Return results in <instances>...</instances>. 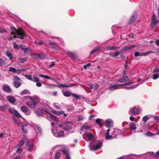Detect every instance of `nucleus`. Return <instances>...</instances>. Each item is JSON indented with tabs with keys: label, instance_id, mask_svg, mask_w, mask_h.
<instances>
[{
	"label": "nucleus",
	"instance_id": "nucleus-22",
	"mask_svg": "<svg viewBox=\"0 0 159 159\" xmlns=\"http://www.w3.org/2000/svg\"><path fill=\"white\" fill-rule=\"evenodd\" d=\"M26 140V138L25 137H23L22 139L20 141V143L18 144V146L19 147H20L25 142V141Z\"/></svg>",
	"mask_w": 159,
	"mask_h": 159
},
{
	"label": "nucleus",
	"instance_id": "nucleus-10",
	"mask_svg": "<svg viewBox=\"0 0 159 159\" xmlns=\"http://www.w3.org/2000/svg\"><path fill=\"white\" fill-rule=\"evenodd\" d=\"M152 118H153L155 120H158L159 119V116H154L152 115H148L144 116L143 119H150Z\"/></svg>",
	"mask_w": 159,
	"mask_h": 159
},
{
	"label": "nucleus",
	"instance_id": "nucleus-19",
	"mask_svg": "<svg viewBox=\"0 0 159 159\" xmlns=\"http://www.w3.org/2000/svg\"><path fill=\"white\" fill-rule=\"evenodd\" d=\"M53 134L56 137H62L64 135V132L63 131H60L57 133H53Z\"/></svg>",
	"mask_w": 159,
	"mask_h": 159
},
{
	"label": "nucleus",
	"instance_id": "nucleus-59",
	"mask_svg": "<svg viewBox=\"0 0 159 159\" xmlns=\"http://www.w3.org/2000/svg\"><path fill=\"white\" fill-rule=\"evenodd\" d=\"M22 70H21L16 69V73L18 74H20L21 73Z\"/></svg>",
	"mask_w": 159,
	"mask_h": 159
},
{
	"label": "nucleus",
	"instance_id": "nucleus-58",
	"mask_svg": "<svg viewBox=\"0 0 159 159\" xmlns=\"http://www.w3.org/2000/svg\"><path fill=\"white\" fill-rule=\"evenodd\" d=\"M22 149L21 148H19L17 150H16V152L19 154H20L21 153Z\"/></svg>",
	"mask_w": 159,
	"mask_h": 159
},
{
	"label": "nucleus",
	"instance_id": "nucleus-2",
	"mask_svg": "<svg viewBox=\"0 0 159 159\" xmlns=\"http://www.w3.org/2000/svg\"><path fill=\"white\" fill-rule=\"evenodd\" d=\"M10 29L11 31V34L16 35L14 36V38L17 37L21 39H23L24 38L25 33L24 32L21 31L16 30L14 27H11Z\"/></svg>",
	"mask_w": 159,
	"mask_h": 159
},
{
	"label": "nucleus",
	"instance_id": "nucleus-11",
	"mask_svg": "<svg viewBox=\"0 0 159 159\" xmlns=\"http://www.w3.org/2000/svg\"><path fill=\"white\" fill-rule=\"evenodd\" d=\"M114 123L112 120H106L105 121L106 126L108 128L113 127Z\"/></svg>",
	"mask_w": 159,
	"mask_h": 159
},
{
	"label": "nucleus",
	"instance_id": "nucleus-41",
	"mask_svg": "<svg viewBox=\"0 0 159 159\" xmlns=\"http://www.w3.org/2000/svg\"><path fill=\"white\" fill-rule=\"evenodd\" d=\"M38 59H43L45 57V55L43 54H39Z\"/></svg>",
	"mask_w": 159,
	"mask_h": 159
},
{
	"label": "nucleus",
	"instance_id": "nucleus-17",
	"mask_svg": "<svg viewBox=\"0 0 159 159\" xmlns=\"http://www.w3.org/2000/svg\"><path fill=\"white\" fill-rule=\"evenodd\" d=\"M137 15L136 14H134L129 21V24H130L134 22L136 18Z\"/></svg>",
	"mask_w": 159,
	"mask_h": 159
},
{
	"label": "nucleus",
	"instance_id": "nucleus-38",
	"mask_svg": "<svg viewBox=\"0 0 159 159\" xmlns=\"http://www.w3.org/2000/svg\"><path fill=\"white\" fill-rule=\"evenodd\" d=\"M99 49V47H97L95 48L93 50L90 52V54H93L94 52L97 51Z\"/></svg>",
	"mask_w": 159,
	"mask_h": 159
},
{
	"label": "nucleus",
	"instance_id": "nucleus-53",
	"mask_svg": "<svg viewBox=\"0 0 159 159\" xmlns=\"http://www.w3.org/2000/svg\"><path fill=\"white\" fill-rule=\"evenodd\" d=\"M35 59H38L39 54H34L31 55Z\"/></svg>",
	"mask_w": 159,
	"mask_h": 159
},
{
	"label": "nucleus",
	"instance_id": "nucleus-4",
	"mask_svg": "<svg viewBox=\"0 0 159 159\" xmlns=\"http://www.w3.org/2000/svg\"><path fill=\"white\" fill-rule=\"evenodd\" d=\"M8 111L12 115L16 116L18 118L23 119L22 116L18 113L17 111L13 108H10L8 109Z\"/></svg>",
	"mask_w": 159,
	"mask_h": 159
},
{
	"label": "nucleus",
	"instance_id": "nucleus-31",
	"mask_svg": "<svg viewBox=\"0 0 159 159\" xmlns=\"http://www.w3.org/2000/svg\"><path fill=\"white\" fill-rule=\"evenodd\" d=\"M33 128L34 129H35V128H36L38 130L39 133H41V129L40 128L39 126L35 124H34L33 125Z\"/></svg>",
	"mask_w": 159,
	"mask_h": 159
},
{
	"label": "nucleus",
	"instance_id": "nucleus-37",
	"mask_svg": "<svg viewBox=\"0 0 159 159\" xmlns=\"http://www.w3.org/2000/svg\"><path fill=\"white\" fill-rule=\"evenodd\" d=\"M68 54L69 56L71 58H75L76 57L75 54L73 52H69L68 53Z\"/></svg>",
	"mask_w": 159,
	"mask_h": 159
},
{
	"label": "nucleus",
	"instance_id": "nucleus-36",
	"mask_svg": "<svg viewBox=\"0 0 159 159\" xmlns=\"http://www.w3.org/2000/svg\"><path fill=\"white\" fill-rule=\"evenodd\" d=\"M35 112L37 115L38 116H41L43 114L42 111L40 109H38L36 110Z\"/></svg>",
	"mask_w": 159,
	"mask_h": 159
},
{
	"label": "nucleus",
	"instance_id": "nucleus-60",
	"mask_svg": "<svg viewBox=\"0 0 159 159\" xmlns=\"http://www.w3.org/2000/svg\"><path fill=\"white\" fill-rule=\"evenodd\" d=\"M101 120H96L95 122L101 126H102V125L100 123Z\"/></svg>",
	"mask_w": 159,
	"mask_h": 159
},
{
	"label": "nucleus",
	"instance_id": "nucleus-13",
	"mask_svg": "<svg viewBox=\"0 0 159 159\" xmlns=\"http://www.w3.org/2000/svg\"><path fill=\"white\" fill-rule=\"evenodd\" d=\"M2 88L3 90L7 93H10L11 92V89L10 87L7 84H4L2 86Z\"/></svg>",
	"mask_w": 159,
	"mask_h": 159
},
{
	"label": "nucleus",
	"instance_id": "nucleus-7",
	"mask_svg": "<svg viewBox=\"0 0 159 159\" xmlns=\"http://www.w3.org/2000/svg\"><path fill=\"white\" fill-rule=\"evenodd\" d=\"M123 85L121 84H116L113 85L109 86L108 89L109 90H114L116 89H119L123 87Z\"/></svg>",
	"mask_w": 159,
	"mask_h": 159
},
{
	"label": "nucleus",
	"instance_id": "nucleus-34",
	"mask_svg": "<svg viewBox=\"0 0 159 159\" xmlns=\"http://www.w3.org/2000/svg\"><path fill=\"white\" fill-rule=\"evenodd\" d=\"M71 86L70 85H64V84H57V86L59 88H61L64 87H68Z\"/></svg>",
	"mask_w": 159,
	"mask_h": 159
},
{
	"label": "nucleus",
	"instance_id": "nucleus-49",
	"mask_svg": "<svg viewBox=\"0 0 159 159\" xmlns=\"http://www.w3.org/2000/svg\"><path fill=\"white\" fill-rule=\"evenodd\" d=\"M105 138L107 139H112L113 138L111 135H110L108 134L106 135Z\"/></svg>",
	"mask_w": 159,
	"mask_h": 159
},
{
	"label": "nucleus",
	"instance_id": "nucleus-6",
	"mask_svg": "<svg viewBox=\"0 0 159 159\" xmlns=\"http://www.w3.org/2000/svg\"><path fill=\"white\" fill-rule=\"evenodd\" d=\"M84 140L86 141H89L92 140L94 137V135L91 134L85 133L83 135Z\"/></svg>",
	"mask_w": 159,
	"mask_h": 159
},
{
	"label": "nucleus",
	"instance_id": "nucleus-55",
	"mask_svg": "<svg viewBox=\"0 0 159 159\" xmlns=\"http://www.w3.org/2000/svg\"><path fill=\"white\" fill-rule=\"evenodd\" d=\"M107 49L109 50H114L115 49V48L113 46L109 47L107 48Z\"/></svg>",
	"mask_w": 159,
	"mask_h": 159
},
{
	"label": "nucleus",
	"instance_id": "nucleus-20",
	"mask_svg": "<svg viewBox=\"0 0 159 159\" xmlns=\"http://www.w3.org/2000/svg\"><path fill=\"white\" fill-rule=\"evenodd\" d=\"M64 124L63 123L62 124H60L58 125V126L60 128L63 127V129L64 130H65L66 131H69L71 129V127L68 126H66V127H64Z\"/></svg>",
	"mask_w": 159,
	"mask_h": 159
},
{
	"label": "nucleus",
	"instance_id": "nucleus-48",
	"mask_svg": "<svg viewBox=\"0 0 159 159\" xmlns=\"http://www.w3.org/2000/svg\"><path fill=\"white\" fill-rule=\"evenodd\" d=\"M6 30L0 27V33H7Z\"/></svg>",
	"mask_w": 159,
	"mask_h": 159
},
{
	"label": "nucleus",
	"instance_id": "nucleus-52",
	"mask_svg": "<svg viewBox=\"0 0 159 159\" xmlns=\"http://www.w3.org/2000/svg\"><path fill=\"white\" fill-rule=\"evenodd\" d=\"M5 64V61L0 58V66H2Z\"/></svg>",
	"mask_w": 159,
	"mask_h": 159
},
{
	"label": "nucleus",
	"instance_id": "nucleus-39",
	"mask_svg": "<svg viewBox=\"0 0 159 159\" xmlns=\"http://www.w3.org/2000/svg\"><path fill=\"white\" fill-rule=\"evenodd\" d=\"M39 75L41 77H43L47 79H51V78L50 77L47 75Z\"/></svg>",
	"mask_w": 159,
	"mask_h": 159
},
{
	"label": "nucleus",
	"instance_id": "nucleus-44",
	"mask_svg": "<svg viewBox=\"0 0 159 159\" xmlns=\"http://www.w3.org/2000/svg\"><path fill=\"white\" fill-rule=\"evenodd\" d=\"M74 109V107L71 106H68L67 107V110L69 111H72Z\"/></svg>",
	"mask_w": 159,
	"mask_h": 159
},
{
	"label": "nucleus",
	"instance_id": "nucleus-12",
	"mask_svg": "<svg viewBox=\"0 0 159 159\" xmlns=\"http://www.w3.org/2000/svg\"><path fill=\"white\" fill-rule=\"evenodd\" d=\"M20 109L21 111L26 115H29L30 114V111H28V108L25 106H22L20 107Z\"/></svg>",
	"mask_w": 159,
	"mask_h": 159
},
{
	"label": "nucleus",
	"instance_id": "nucleus-57",
	"mask_svg": "<svg viewBox=\"0 0 159 159\" xmlns=\"http://www.w3.org/2000/svg\"><path fill=\"white\" fill-rule=\"evenodd\" d=\"M148 54V52L147 51L142 53V56H146Z\"/></svg>",
	"mask_w": 159,
	"mask_h": 159
},
{
	"label": "nucleus",
	"instance_id": "nucleus-8",
	"mask_svg": "<svg viewBox=\"0 0 159 159\" xmlns=\"http://www.w3.org/2000/svg\"><path fill=\"white\" fill-rule=\"evenodd\" d=\"M159 23V20L157 19V16L154 13L153 14L152 18V26L154 27Z\"/></svg>",
	"mask_w": 159,
	"mask_h": 159
},
{
	"label": "nucleus",
	"instance_id": "nucleus-5",
	"mask_svg": "<svg viewBox=\"0 0 159 159\" xmlns=\"http://www.w3.org/2000/svg\"><path fill=\"white\" fill-rule=\"evenodd\" d=\"M117 81L119 82L125 83V84H122L123 86L124 85L130 84H131V83L129 82V78L126 76H124L122 78L119 79L117 80Z\"/></svg>",
	"mask_w": 159,
	"mask_h": 159
},
{
	"label": "nucleus",
	"instance_id": "nucleus-28",
	"mask_svg": "<svg viewBox=\"0 0 159 159\" xmlns=\"http://www.w3.org/2000/svg\"><path fill=\"white\" fill-rule=\"evenodd\" d=\"M22 131L23 132L25 133H27V125H23L22 126Z\"/></svg>",
	"mask_w": 159,
	"mask_h": 159
},
{
	"label": "nucleus",
	"instance_id": "nucleus-40",
	"mask_svg": "<svg viewBox=\"0 0 159 159\" xmlns=\"http://www.w3.org/2000/svg\"><path fill=\"white\" fill-rule=\"evenodd\" d=\"M28 59V58L25 57L24 58H20L19 59V62H23L26 61Z\"/></svg>",
	"mask_w": 159,
	"mask_h": 159
},
{
	"label": "nucleus",
	"instance_id": "nucleus-43",
	"mask_svg": "<svg viewBox=\"0 0 159 159\" xmlns=\"http://www.w3.org/2000/svg\"><path fill=\"white\" fill-rule=\"evenodd\" d=\"M25 76L29 80L33 81V79L32 78V76L30 75H25Z\"/></svg>",
	"mask_w": 159,
	"mask_h": 159
},
{
	"label": "nucleus",
	"instance_id": "nucleus-21",
	"mask_svg": "<svg viewBox=\"0 0 159 159\" xmlns=\"http://www.w3.org/2000/svg\"><path fill=\"white\" fill-rule=\"evenodd\" d=\"M6 55L9 58L10 60H11L13 58L12 55L10 53L9 51L7 50L6 53Z\"/></svg>",
	"mask_w": 159,
	"mask_h": 159
},
{
	"label": "nucleus",
	"instance_id": "nucleus-47",
	"mask_svg": "<svg viewBox=\"0 0 159 159\" xmlns=\"http://www.w3.org/2000/svg\"><path fill=\"white\" fill-rule=\"evenodd\" d=\"M13 79L14 80V81H20V79L16 76H14Z\"/></svg>",
	"mask_w": 159,
	"mask_h": 159
},
{
	"label": "nucleus",
	"instance_id": "nucleus-15",
	"mask_svg": "<svg viewBox=\"0 0 159 159\" xmlns=\"http://www.w3.org/2000/svg\"><path fill=\"white\" fill-rule=\"evenodd\" d=\"M26 147L29 152H31L32 150L33 144L29 141L27 142Z\"/></svg>",
	"mask_w": 159,
	"mask_h": 159
},
{
	"label": "nucleus",
	"instance_id": "nucleus-63",
	"mask_svg": "<svg viewBox=\"0 0 159 159\" xmlns=\"http://www.w3.org/2000/svg\"><path fill=\"white\" fill-rule=\"evenodd\" d=\"M14 45V47L15 48V49H18L19 48V46L16 43H13Z\"/></svg>",
	"mask_w": 159,
	"mask_h": 159
},
{
	"label": "nucleus",
	"instance_id": "nucleus-45",
	"mask_svg": "<svg viewBox=\"0 0 159 159\" xmlns=\"http://www.w3.org/2000/svg\"><path fill=\"white\" fill-rule=\"evenodd\" d=\"M16 70V69L15 68L12 67H10L9 69V71L13 72L14 73H15Z\"/></svg>",
	"mask_w": 159,
	"mask_h": 159
},
{
	"label": "nucleus",
	"instance_id": "nucleus-33",
	"mask_svg": "<svg viewBox=\"0 0 159 159\" xmlns=\"http://www.w3.org/2000/svg\"><path fill=\"white\" fill-rule=\"evenodd\" d=\"M49 44L53 48H56L57 46V44L56 43L52 42H50Z\"/></svg>",
	"mask_w": 159,
	"mask_h": 159
},
{
	"label": "nucleus",
	"instance_id": "nucleus-51",
	"mask_svg": "<svg viewBox=\"0 0 159 159\" xmlns=\"http://www.w3.org/2000/svg\"><path fill=\"white\" fill-rule=\"evenodd\" d=\"M121 52H115V53H114L113 54H112V55L113 56H114L115 57H117V56H118L121 53Z\"/></svg>",
	"mask_w": 159,
	"mask_h": 159
},
{
	"label": "nucleus",
	"instance_id": "nucleus-42",
	"mask_svg": "<svg viewBox=\"0 0 159 159\" xmlns=\"http://www.w3.org/2000/svg\"><path fill=\"white\" fill-rule=\"evenodd\" d=\"M159 77V74L158 73H155L153 75L152 79L154 80H156L158 79Z\"/></svg>",
	"mask_w": 159,
	"mask_h": 159
},
{
	"label": "nucleus",
	"instance_id": "nucleus-35",
	"mask_svg": "<svg viewBox=\"0 0 159 159\" xmlns=\"http://www.w3.org/2000/svg\"><path fill=\"white\" fill-rule=\"evenodd\" d=\"M130 129L132 130H135L136 129V127L135 126V124L134 123L132 124L131 125H130Z\"/></svg>",
	"mask_w": 159,
	"mask_h": 159
},
{
	"label": "nucleus",
	"instance_id": "nucleus-29",
	"mask_svg": "<svg viewBox=\"0 0 159 159\" xmlns=\"http://www.w3.org/2000/svg\"><path fill=\"white\" fill-rule=\"evenodd\" d=\"M135 47L134 45H131L129 46H128L125 47L124 49V50L125 51H128L129 49L134 48Z\"/></svg>",
	"mask_w": 159,
	"mask_h": 159
},
{
	"label": "nucleus",
	"instance_id": "nucleus-18",
	"mask_svg": "<svg viewBox=\"0 0 159 159\" xmlns=\"http://www.w3.org/2000/svg\"><path fill=\"white\" fill-rule=\"evenodd\" d=\"M45 111L46 113L49 114L50 117L52 119H58L55 116L52 114H50L49 111L47 109H45Z\"/></svg>",
	"mask_w": 159,
	"mask_h": 159
},
{
	"label": "nucleus",
	"instance_id": "nucleus-16",
	"mask_svg": "<svg viewBox=\"0 0 159 159\" xmlns=\"http://www.w3.org/2000/svg\"><path fill=\"white\" fill-rule=\"evenodd\" d=\"M130 112L133 114H137L139 113V110L135 107H133L129 110V113Z\"/></svg>",
	"mask_w": 159,
	"mask_h": 159
},
{
	"label": "nucleus",
	"instance_id": "nucleus-14",
	"mask_svg": "<svg viewBox=\"0 0 159 159\" xmlns=\"http://www.w3.org/2000/svg\"><path fill=\"white\" fill-rule=\"evenodd\" d=\"M7 98L8 100L12 104H14L16 102V100L13 96H8L7 97Z\"/></svg>",
	"mask_w": 159,
	"mask_h": 159
},
{
	"label": "nucleus",
	"instance_id": "nucleus-1",
	"mask_svg": "<svg viewBox=\"0 0 159 159\" xmlns=\"http://www.w3.org/2000/svg\"><path fill=\"white\" fill-rule=\"evenodd\" d=\"M29 98L30 99L29 102L26 103V105L30 108H34L35 107L36 104L39 101V99L34 98L31 96H25L23 97V99H25Z\"/></svg>",
	"mask_w": 159,
	"mask_h": 159
},
{
	"label": "nucleus",
	"instance_id": "nucleus-25",
	"mask_svg": "<svg viewBox=\"0 0 159 159\" xmlns=\"http://www.w3.org/2000/svg\"><path fill=\"white\" fill-rule=\"evenodd\" d=\"M61 153L60 150H58L56 152L54 159H58L60 156Z\"/></svg>",
	"mask_w": 159,
	"mask_h": 159
},
{
	"label": "nucleus",
	"instance_id": "nucleus-3",
	"mask_svg": "<svg viewBox=\"0 0 159 159\" xmlns=\"http://www.w3.org/2000/svg\"><path fill=\"white\" fill-rule=\"evenodd\" d=\"M90 148L91 150H97L99 149L102 146V143L98 141L92 142L90 143Z\"/></svg>",
	"mask_w": 159,
	"mask_h": 159
},
{
	"label": "nucleus",
	"instance_id": "nucleus-46",
	"mask_svg": "<svg viewBox=\"0 0 159 159\" xmlns=\"http://www.w3.org/2000/svg\"><path fill=\"white\" fill-rule=\"evenodd\" d=\"M142 53H140L139 52H136L134 53L135 57H137L139 56H142Z\"/></svg>",
	"mask_w": 159,
	"mask_h": 159
},
{
	"label": "nucleus",
	"instance_id": "nucleus-27",
	"mask_svg": "<svg viewBox=\"0 0 159 159\" xmlns=\"http://www.w3.org/2000/svg\"><path fill=\"white\" fill-rule=\"evenodd\" d=\"M7 108V105H4L3 106H0V111H5Z\"/></svg>",
	"mask_w": 159,
	"mask_h": 159
},
{
	"label": "nucleus",
	"instance_id": "nucleus-62",
	"mask_svg": "<svg viewBox=\"0 0 159 159\" xmlns=\"http://www.w3.org/2000/svg\"><path fill=\"white\" fill-rule=\"evenodd\" d=\"M57 104H58V103H54V106L56 109H60V107L57 105Z\"/></svg>",
	"mask_w": 159,
	"mask_h": 159
},
{
	"label": "nucleus",
	"instance_id": "nucleus-61",
	"mask_svg": "<svg viewBox=\"0 0 159 159\" xmlns=\"http://www.w3.org/2000/svg\"><path fill=\"white\" fill-rule=\"evenodd\" d=\"M72 96L76 99H78L79 98L78 95H77L75 94H72Z\"/></svg>",
	"mask_w": 159,
	"mask_h": 159
},
{
	"label": "nucleus",
	"instance_id": "nucleus-64",
	"mask_svg": "<svg viewBox=\"0 0 159 159\" xmlns=\"http://www.w3.org/2000/svg\"><path fill=\"white\" fill-rule=\"evenodd\" d=\"M154 43H155L158 46L159 44V39H155L154 41Z\"/></svg>",
	"mask_w": 159,
	"mask_h": 159
},
{
	"label": "nucleus",
	"instance_id": "nucleus-32",
	"mask_svg": "<svg viewBox=\"0 0 159 159\" xmlns=\"http://www.w3.org/2000/svg\"><path fill=\"white\" fill-rule=\"evenodd\" d=\"M63 94L66 97H69L71 95V93L69 91H66L64 92Z\"/></svg>",
	"mask_w": 159,
	"mask_h": 159
},
{
	"label": "nucleus",
	"instance_id": "nucleus-50",
	"mask_svg": "<svg viewBox=\"0 0 159 159\" xmlns=\"http://www.w3.org/2000/svg\"><path fill=\"white\" fill-rule=\"evenodd\" d=\"M33 79L34 80L33 81L35 82H37L39 81V79L35 76H33Z\"/></svg>",
	"mask_w": 159,
	"mask_h": 159
},
{
	"label": "nucleus",
	"instance_id": "nucleus-24",
	"mask_svg": "<svg viewBox=\"0 0 159 159\" xmlns=\"http://www.w3.org/2000/svg\"><path fill=\"white\" fill-rule=\"evenodd\" d=\"M51 111L54 114L57 115H59L63 113V111H57L55 110H51Z\"/></svg>",
	"mask_w": 159,
	"mask_h": 159
},
{
	"label": "nucleus",
	"instance_id": "nucleus-54",
	"mask_svg": "<svg viewBox=\"0 0 159 159\" xmlns=\"http://www.w3.org/2000/svg\"><path fill=\"white\" fill-rule=\"evenodd\" d=\"M30 50V48H25L24 51L25 53H27L29 52Z\"/></svg>",
	"mask_w": 159,
	"mask_h": 159
},
{
	"label": "nucleus",
	"instance_id": "nucleus-56",
	"mask_svg": "<svg viewBox=\"0 0 159 159\" xmlns=\"http://www.w3.org/2000/svg\"><path fill=\"white\" fill-rule=\"evenodd\" d=\"M55 62H52L51 63V64L48 65V67L50 68H52L53 67V66L55 65Z\"/></svg>",
	"mask_w": 159,
	"mask_h": 159
},
{
	"label": "nucleus",
	"instance_id": "nucleus-23",
	"mask_svg": "<svg viewBox=\"0 0 159 159\" xmlns=\"http://www.w3.org/2000/svg\"><path fill=\"white\" fill-rule=\"evenodd\" d=\"M20 93L21 95L29 94L30 93V92L27 89H25L22 91Z\"/></svg>",
	"mask_w": 159,
	"mask_h": 159
},
{
	"label": "nucleus",
	"instance_id": "nucleus-30",
	"mask_svg": "<svg viewBox=\"0 0 159 159\" xmlns=\"http://www.w3.org/2000/svg\"><path fill=\"white\" fill-rule=\"evenodd\" d=\"M21 83L20 82L16 81H14V85L16 88H18L21 85Z\"/></svg>",
	"mask_w": 159,
	"mask_h": 159
},
{
	"label": "nucleus",
	"instance_id": "nucleus-26",
	"mask_svg": "<svg viewBox=\"0 0 159 159\" xmlns=\"http://www.w3.org/2000/svg\"><path fill=\"white\" fill-rule=\"evenodd\" d=\"M91 127L89 125H84L80 127L81 130H88L90 129Z\"/></svg>",
	"mask_w": 159,
	"mask_h": 159
},
{
	"label": "nucleus",
	"instance_id": "nucleus-9",
	"mask_svg": "<svg viewBox=\"0 0 159 159\" xmlns=\"http://www.w3.org/2000/svg\"><path fill=\"white\" fill-rule=\"evenodd\" d=\"M61 150L66 156V159H70V157L68 154V148L66 146H63L61 149Z\"/></svg>",
	"mask_w": 159,
	"mask_h": 159
}]
</instances>
